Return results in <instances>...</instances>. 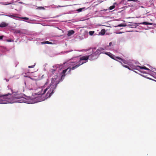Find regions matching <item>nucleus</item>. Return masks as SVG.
I'll return each instance as SVG.
<instances>
[{"label": "nucleus", "instance_id": "9", "mask_svg": "<svg viewBox=\"0 0 156 156\" xmlns=\"http://www.w3.org/2000/svg\"><path fill=\"white\" fill-rule=\"evenodd\" d=\"M8 24L5 22H2L0 24V27H4L8 26Z\"/></svg>", "mask_w": 156, "mask_h": 156}, {"label": "nucleus", "instance_id": "32", "mask_svg": "<svg viewBox=\"0 0 156 156\" xmlns=\"http://www.w3.org/2000/svg\"><path fill=\"white\" fill-rule=\"evenodd\" d=\"M10 42L12 41H11V39H10Z\"/></svg>", "mask_w": 156, "mask_h": 156}, {"label": "nucleus", "instance_id": "33", "mask_svg": "<svg viewBox=\"0 0 156 156\" xmlns=\"http://www.w3.org/2000/svg\"><path fill=\"white\" fill-rule=\"evenodd\" d=\"M121 62V63L122 65V62Z\"/></svg>", "mask_w": 156, "mask_h": 156}, {"label": "nucleus", "instance_id": "25", "mask_svg": "<svg viewBox=\"0 0 156 156\" xmlns=\"http://www.w3.org/2000/svg\"><path fill=\"white\" fill-rule=\"evenodd\" d=\"M109 52H105V53H104L108 55H109L108 54H109Z\"/></svg>", "mask_w": 156, "mask_h": 156}, {"label": "nucleus", "instance_id": "17", "mask_svg": "<svg viewBox=\"0 0 156 156\" xmlns=\"http://www.w3.org/2000/svg\"><path fill=\"white\" fill-rule=\"evenodd\" d=\"M94 31H91L89 32V34L90 35H93L94 34Z\"/></svg>", "mask_w": 156, "mask_h": 156}, {"label": "nucleus", "instance_id": "10", "mask_svg": "<svg viewBox=\"0 0 156 156\" xmlns=\"http://www.w3.org/2000/svg\"><path fill=\"white\" fill-rule=\"evenodd\" d=\"M108 54L109 55L108 56H109L111 58L116 61H118L115 58H116V57H115L114 55L112 54L110 52Z\"/></svg>", "mask_w": 156, "mask_h": 156}, {"label": "nucleus", "instance_id": "4", "mask_svg": "<svg viewBox=\"0 0 156 156\" xmlns=\"http://www.w3.org/2000/svg\"><path fill=\"white\" fill-rule=\"evenodd\" d=\"M9 94L8 93L6 95H0V104H6L10 103V99L7 98V96Z\"/></svg>", "mask_w": 156, "mask_h": 156}, {"label": "nucleus", "instance_id": "15", "mask_svg": "<svg viewBox=\"0 0 156 156\" xmlns=\"http://www.w3.org/2000/svg\"><path fill=\"white\" fill-rule=\"evenodd\" d=\"M15 32L16 33H21L22 32L20 29H16L15 30Z\"/></svg>", "mask_w": 156, "mask_h": 156}, {"label": "nucleus", "instance_id": "2", "mask_svg": "<svg viewBox=\"0 0 156 156\" xmlns=\"http://www.w3.org/2000/svg\"><path fill=\"white\" fill-rule=\"evenodd\" d=\"M12 92V94H10V103H13L17 102V99L21 98L22 95L20 94L18 91L14 92L12 90H11Z\"/></svg>", "mask_w": 156, "mask_h": 156}, {"label": "nucleus", "instance_id": "28", "mask_svg": "<svg viewBox=\"0 0 156 156\" xmlns=\"http://www.w3.org/2000/svg\"><path fill=\"white\" fill-rule=\"evenodd\" d=\"M75 62H72V63H73L74 64H72L71 65L72 66H74L75 65Z\"/></svg>", "mask_w": 156, "mask_h": 156}, {"label": "nucleus", "instance_id": "13", "mask_svg": "<svg viewBox=\"0 0 156 156\" xmlns=\"http://www.w3.org/2000/svg\"><path fill=\"white\" fill-rule=\"evenodd\" d=\"M123 66L126 68H127V69H129L130 70H132L133 69L132 68V67H133L134 66H133L132 67H131V68L132 69H131L130 68H129L128 66H126V65H122Z\"/></svg>", "mask_w": 156, "mask_h": 156}, {"label": "nucleus", "instance_id": "6", "mask_svg": "<svg viewBox=\"0 0 156 156\" xmlns=\"http://www.w3.org/2000/svg\"><path fill=\"white\" fill-rule=\"evenodd\" d=\"M132 68L134 69L139 70V69H144L145 70H149V69L146 67L144 66H136L132 67Z\"/></svg>", "mask_w": 156, "mask_h": 156}, {"label": "nucleus", "instance_id": "31", "mask_svg": "<svg viewBox=\"0 0 156 156\" xmlns=\"http://www.w3.org/2000/svg\"><path fill=\"white\" fill-rule=\"evenodd\" d=\"M10 17H11L12 16V15H10Z\"/></svg>", "mask_w": 156, "mask_h": 156}, {"label": "nucleus", "instance_id": "12", "mask_svg": "<svg viewBox=\"0 0 156 156\" xmlns=\"http://www.w3.org/2000/svg\"><path fill=\"white\" fill-rule=\"evenodd\" d=\"M116 58H118V59L122 61L123 63L125 64H126V61L123 60V59H122L121 58L118 57H116Z\"/></svg>", "mask_w": 156, "mask_h": 156}, {"label": "nucleus", "instance_id": "30", "mask_svg": "<svg viewBox=\"0 0 156 156\" xmlns=\"http://www.w3.org/2000/svg\"><path fill=\"white\" fill-rule=\"evenodd\" d=\"M8 42H10V40H8Z\"/></svg>", "mask_w": 156, "mask_h": 156}, {"label": "nucleus", "instance_id": "23", "mask_svg": "<svg viewBox=\"0 0 156 156\" xmlns=\"http://www.w3.org/2000/svg\"><path fill=\"white\" fill-rule=\"evenodd\" d=\"M126 25H123V24H119L118 26L119 27H125L126 26Z\"/></svg>", "mask_w": 156, "mask_h": 156}, {"label": "nucleus", "instance_id": "16", "mask_svg": "<svg viewBox=\"0 0 156 156\" xmlns=\"http://www.w3.org/2000/svg\"><path fill=\"white\" fill-rule=\"evenodd\" d=\"M115 6L114 5L111 6L110 7L109 9L110 10H112V9H113L114 8H115Z\"/></svg>", "mask_w": 156, "mask_h": 156}, {"label": "nucleus", "instance_id": "11", "mask_svg": "<svg viewBox=\"0 0 156 156\" xmlns=\"http://www.w3.org/2000/svg\"><path fill=\"white\" fill-rule=\"evenodd\" d=\"M74 33V31L73 30H69L68 31L67 35L68 36H71Z\"/></svg>", "mask_w": 156, "mask_h": 156}, {"label": "nucleus", "instance_id": "19", "mask_svg": "<svg viewBox=\"0 0 156 156\" xmlns=\"http://www.w3.org/2000/svg\"><path fill=\"white\" fill-rule=\"evenodd\" d=\"M42 43L43 44H51V43L48 41H45L44 42H43Z\"/></svg>", "mask_w": 156, "mask_h": 156}, {"label": "nucleus", "instance_id": "5", "mask_svg": "<svg viewBox=\"0 0 156 156\" xmlns=\"http://www.w3.org/2000/svg\"><path fill=\"white\" fill-rule=\"evenodd\" d=\"M89 58V56L88 55H86L83 56L80 58V60L79 61V63L77 65L80 64L82 62H84L83 63H85L87 62Z\"/></svg>", "mask_w": 156, "mask_h": 156}, {"label": "nucleus", "instance_id": "21", "mask_svg": "<svg viewBox=\"0 0 156 156\" xmlns=\"http://www.w3.org/2000/svg\"><path fill=\"white\" fill-rule=\"evenodd\" d=\"M83 9V8H80L79 9H78L77 11L79 12H81Z\"/></svg>", "mask_w": 156, "mask_h": 156}, {"label": "nucleus", "instance_id": "24", "mask_svg": "<svg viewBox=\"0 0 156 156\" xmlns=\"http://www.w3.org/2000/svg\"><path fill=\"white\" fill-rule=\"evenodd\" d=\"M35 65L28 66L29 68H33L34 67Z\"/></svg>", "mask_w": 156, "mask_h": 156}, {"label": "nucleus", "instance_id": "7", "mask_svg": "<svg viewBox=\"0 0 156 156\" xmlns=\"http://www.w3.org/2000/svg\"><path fill=\"white\" fill-rule=\"evenodd\" d=\"M89 56L90 58L93 60L97 58L98 56V55L95 52L92 53L91 55Z\"/></svg>", "mask_w": 156, "mask_h": 156}, {"label": "nucleus", "instance_id": "8", "mask_svg": "<svg viewBox=\"0 0 156 156\" xmlns=\"http://www.w3.org/2000/svg\"><path fill=\"white\" fill-rule=\"evenodd\" d=\"M105 48H100L98 49L95 52H96V53L98 55L99 54L101 53V51L102 50H105Z\"/></svg>", "mask_w": 156, "mask_h": 156}, {"label": "nucleus", "instance_id": "20", "mask_svg": "<svg viewBox=\"0 0 156 156\" xmlns=\"http://www.w3.org/2000/svg\"><path fill=\"white\" fill-rule=\"evenodd\" d=\"M127 2H130V1H133L134 2H136L137 1V0H127Z\"/></svg>", "mask_w": 156, "mask_h": 156}, {"label": "nucleus", "instance_id": "29", "mask_svg": "<svg viewBox=\"0 0 156 156\" xmlns=\"http://www.w3.org/2000/svg\"><path fill=\"white\" fill-rule=\"evenodd\" d=\"M5 79L6 80V81L7 82H8V81H9V79H8V80H7V79Z\"/></svg>", "mask_w": 156, "mask_h": 156}, {"label": "nucleus", "instance_id": "1", "mask_svg": "<svg viewBox=\"0 0 156 156\" xmlns=\"http://www.w3.org/2000/svg\"><path fill=\"white\" fill-rule=\"evenodd\" d=\"M57 84L58 83H57L55 81H52L47 88L44 90H42L41 94H44L47 92L46 97L47 98L50 97L54 93L55 90L57 87Z\"/></svg>", "mask_w": 156, "mask_h": 156}, {"label": "nucleus", "instance_id": "18", "mask_svg": "<svg viewBox=\"0 0 156 156\" xmlns=\"http://www.w3.org/2000/svg\"><path fill=\"white\" fill-rule=\"evenodd\" d=\"M142 24L144 25H148L150 24V23L147 22H144L142 23Z\"/></svg>", "mask_w": 156, "mask_h": 156}, {"label": "nucleus", "instance_id": "27", "mask_svg": "<svg viewBox=\"0 0 156 156\" xmlns=\"http://www.w3.org/2000/svg\"><path fill=\"white\" fill-rule=\"evenodd\" d=\"M112 44V43L111 42H110L109 43V46H111Z\"/></svg>", "mask_w": 156, "mask_h": 156}, {"label": "nucleus", "instance_id": "22", "mask_svg": "<svg viewBox=\"0 0 156 156\" xmlns=\"http://www.w3.org/2000/svg\"><path fill=\"white\" fill-rule=\"evenodd\" d=\"M21 18L26 20H28L29 19V18L27 17H22Z\"/></svg>", "mask_w": 156, "mask_h": 156}, {"label": "nucleus", "instance_id": "14", "mask_svg": "<svg viewBox=\"0 0 156 156\" xmlns=\"http://www.w3.org/2000/svg\"><path fill=\"white\" fill-rule=\"evenodd\" d=\"M100 33L101 35H104L105 33V30L104 29H102Z\"/></svg>", "mask_w": 156, "mask_h": 156}, {"label": "nucleus", "instance_id": "26", "mask_svg": "<svg viewBox=\"0 0 156 156\" xmlns=\"http://www.w3.org/2000/svg\"><path fill=\"white\" fill-rule=\"evenodd\" d=\"M3 36H0V40H2V39L3 38Z\"/></svg>", "mask_w": 156, "mask_h": 156}, {"label": "nucleus", "instance_id": "3", "mask_svg": "<svg viewBox=\"0 0 156 156\" xmlns=\"http://www.w3.org/2000/svg\"><path fill=\"white\" fill-rule=\"evenodd\" d=\"M84 62H82L81 64H80L79 65H76L75 66H73V67H68L67 69L64 70L62 71V75L61 76L62 78H64V77L65 76V73L67 72V71L69 70V71H68V72L70 73V71H71V70H73L77 68L78 67H79V66H80L81 65H82L84 63Z\"/></svg>", "mask_w": 156, "mask_h": 156}]
</instances>
